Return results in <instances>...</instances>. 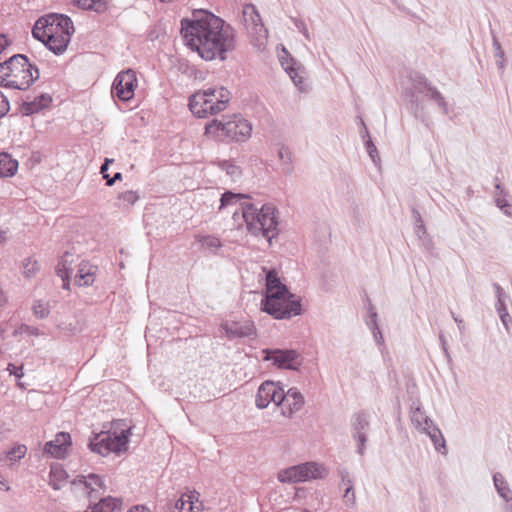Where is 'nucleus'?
Returning a JSON list of instances; mask_svg holds the SVG:
<instances>
[{
	"label": "nucleus",
	"mask_w": 512,
	"mask_h": 512,
	"mask_svg": "<svg viewBox=\"0 0 512 512\" xmlns=\"http://www.w3.org/2000/svg\"><path fill=\"white\" fill-rule=\"evenodd\" d=\"M359 119H360V123H361V127H362V129L360 130L359 133H360V136H361L363 142H365V140H367L368 137H370V134H369V131H368L363 119L360 117H359Z\"/></svg>",
	"instance_id": "58"
},
{
	"label": "nucleus",
	"mask_w": 512,
	"mask_h": 512,
	"mask_svg": "<svg viewBox=\"0 0 512 512\" xmlns=\"http://www.w3.org/2000/svg\"><path fill=\"white\" fill-rule=\"evenodd\" d=\"M284 389L273 381H265L258 388L255 404L259 409H264L273 402L276 406L284 403Z\"/></svg>",
	"instance_id": "10"
},
{
	"label": "nucleus",
	"mask_w": 512,
	"mask_h": 512,
	"mask_svg": "<svg viewBox=\"0 0 512 512\" xmlns=\"http://www.w3.org/2000/svg\"><path fill=\"white\" fill-rule=\"evenodd\" d=\"M73 485H82L85 490H87L88 497L90 500L95 498L93 494L98 491V489L104 488V480L101 476L90 473L87 476L78 475L72 482Z\"/></svg>",
	"instance_id": "17"
},
{
	"label": "nucleus",
	"mask_w": 512,
	"mask_h": 512,
	"mask_svg": "<svg viewBox=\"0 0 512 512\" xmlns=\"http://www.w3.org/2000/svg\"><path fill=\"white\" fill-rule=\"evenodd\" d=\"M247 198H249L248 194L234 193L232 191H226L221 195L219 209H223L229 205H233V204L237 203L238 201H240L242 199H247Z\"/></svg>",
	"instance_id": "36"
},
{
	"label": "nucleus",
	"mask_w": 512,
	"mask_h": 512,
	"mask_svg": "<svg viewBox=\"0 0 512 512\" xmlns=\"http://www.w3.org/2000/svg\"><path fill=\"white\" fill-rule=\"evenodd\" d=\"M325 475L323 466L316 462H306L281 470L277 478L282 483H298L323 478Z\"/></svg>",
	"instance_id": "7"
},
{
	"label": "nucleus",
	"mask_w": 512,
	"mask_h": 512,
	"mask_svg": "<svg viewBox=\"0 0 512 512\" xmlns=\"http://www.w3.org/2000/svg\"><path fill=\"white\" fill-rule=\"evenodd\" d=\"M217 166L225 173L230 176L233 182L240 179L242 171L239 166L229 160H219L216 162Z\"/></svg>",
	"instance_id": "29"
},
{
	"label": "nucleus",
	"mask_w": 512,
	"mask_h": 512,
	"mask_svg": "<svg viewBox=\"0 0 512 512\" xmlns=\"http://www.w3.org/2000/svg\"><path fill=\"white\" fill-rule=\"evenodd\" d=\"M7 370L11 375H14L16 378H22L24 376L22 366H16L14 364L9 363Z\"/></svg>",
	"instance_id": "54"
},
{
	"label": "nucleus",
	"mask_w": 512,
	"mask_h": 512,
	"mask_svg": "<svg viewBox=\"0 0 512 512\" xmlns=\"http://www.w3.org/2000/svg\"><path fill=\"white\" fill-rule=\"evenodd\" d=\"M344 499L347 504H350V505L355 504L356 498H355V493H354V489H353L351 480H348V486L345 489Z\"/></svg>",
	"instance_id": "46"
},
{
	"label": "nucleus",
	"mask_w": 512,
	"mask_h": 512,
	"mask_svg": "<svg viewBox=\"0 0 512 512\" xmlns=\"http://www.w3.org/2000/svg\"><path fill=\"white\" fill-rule=\"evenodd\" d=\"M17 333H21V334L22 333H27L29 335H38L39 334V330L36 327H32V326H28V325L23 324V325H21L19 327V329H17L15 331V334H17Z\"/></svg>",
	"instance_id": "53"
},
{
	"label": "nucleus",
	"mask_w": 512,
	"mask_h": 512,
	"mask_svg": "<svg viewBox=\"0 0 512 512\" xmlns=\"http://www.w3.org/2000/svg\"><path fill=\"white\" fill-rule=\"evenodd\" d=\"M181 34L192 50L204 60L226 59L235 48V31L223 19L206 10H195L181 20Z\"/></svg>",
	"instance_id": "1"
},
{
	"label": "nucleus",
	"mask_w": 512,
	"mask_h": 512,
	"mask_svg": "<svg viewBox=\"0 0 512 512\" xmlns=\"http://www.w3.org/2000/svg\"><path fill=\"white\" fill-rule=\"evenodd\" d=\"M495 202H496L497 207H499L501 210H504V208L510 207L508 201L503 198L497 197L495 199Z\"/></svg>",
	"instance_id": "62"
},
{
	"label": "nucleus",
	"mask_w": 512,
	"mask_h": 512,
	"mask_svg": "<svg viewBox=\"0 0 512 512\" xmlns=\"http://www.w3.org/2000/svg\"><path fill=\"white\" fill-rule=\"evenodd\" d=\"M48 21L47 16L40 17L34 24L32 29V35L35 39L41 41L44 44L46 38H48Z\"/></svg>",
	"instance_id": "30"
},
{
	"label": "nucleus",
	"mask_w": 512,
	"mask_h": 512,
	"mask_svg": "<svg viewBox=\"0 0 512 512\" xmlns=\"http://www.w3.org/2000/svg\"><path fill=\"white\" fill-rule=\"evenodd\" d=\"M70 445V434L66 432H59L56 434L54 440L45 443L43 451L45 454H50L52 457L60 459L65 456Z\"/></svg>",
	"instance_id": "15"
},
{
	"label": "nucleus",
	"mask_w": 512,
	"mask_h": 512,
	"mask_svg": "<svg viewBox=\"0 0 512 512\" xmlns=\"http://www.w3.org/2000/svg\"><path fill=\"white\" fill-rule=\"evenodd\" d=\"M426 97L434 101L437 106L441 109L443 114H448V103L443 97L442 93L434 86L428 87Z\"/></svg>",
	"instance_id": "34"
},
{
	"label": "nucleus",
	"mask_w": 512,
	"mask_h": 512,
	"mask_svg": "<svg viewBox=\"0 0 512 512\" xmlns=\"http://www.w3.org/2000/svg\"><path fill=\"white\" fill-rule=\"evenodd\" d=\"M278 157L279 159L284 163H290L291 162V152L288 147L281 146V148L278 151Z\"/></svg>",
	"instance_id": "50"
},
{
	"label": "nucleus",
	"mask_w": 512,
	"mask_h": 512,
	"mask_svg": "<svg viewBox=\"0 0 512 512\" xmlns=\"http://www.w3.org/2000/svg\"><path fill=\"white\" fill-rule=\"evenodd\" d=\"M266 294L261 300V310L275 319H289L301 314L300 299L295 298L281 283L275 270H266Z\"/></svg>",
	"instance_id": "2"
},
{
	"label": "nucleus",
	"mask_w": 512,
	"mask_h": 512,
	"mask_svg": "<svg viewBox=\"0 0 512 512\" xmlns=\"http://www.w3.org/2000/svg\"><path fill=\"white\" fill-rule=\"evenodd\" d=\"M364 145H365L366 151L369 154L371 160L374 163L379 161L378 150H377L375 144L373 143L371 137H368V139L365 140Z\"/></svg>",
	"instance_id": "42"
},
{
	"label": "nucleus",
	"mask_w": 512,
	"mask_h": 512,
	"mask_svg": "<svg viewBox=\"0 0 512 512\" xmlns=\"http://www.w3.org/2000/svg\"><path fill=\"white\" fill-rule=\"evenodd\" d=\"M120 503V500L117 498H101L98 503H95L90 507V510H86L84 512H113Z\"/></svg>",
	"instance_id": "27"
},
{
	"label": "nucleus",
	"mask_w": 512,
	"mask_h": 512,
	"mask_svg": "<svg viewBox=\"0 0 512 512\" xmlns=\"http://www.w3.org/2000/svg\"><path fill=\"white\" fill-rule=\"evenodd\" d=\"M431 86V83L425 76L419 75L413 79V87L409 92L410 99L408 102V108L416 118L421 119L422 121L425 115L424 105L420 102L416 94H424L426 96L428 87Z\"/></svg>",
	"instance_id": "11"
},
{
	"label": "nucleus",
	"mask_w": 512,
	"mask_h": 512,
	"mask_svg": "<svg viewBox=\"0 0 512 512\" xmlns=\"http://www.w3.org/2000/svg\"><path fill=\"white\" fill-rule=\"evenodd\" d=\"M70 43V39L67 36L57 35V32H48V38L44 41V45L52 51L55 55L64 53Z\"/></svg>",
	"instance_id": "21"
},
{
	"label": "nucleus",
	"mask_w": 512,
	"mask_h": 512,
	"mask_svg": "<svg viewBox=\"0 0 512 512\" xmlns=\"http://www.w3.org/2000/svg\"><path fill=\"white\" fill-rule=\"evenodd\" d=\"M433 428H438L434 422L429 418L428 420H425V423L420 427L419 429L425 433V434H431Z\"/></svg>",
	"instance_id": "56"
},
{
	"label": "nucleus",
	"mask_w": 512,
	"mask_h": 512,
	"mask_svg": "<svg viewBox=\"0 0 512 512\" xmlns=\"http://www.w3.org/2000/svg\"><path fill=\"white\" fill-rule=\"evenodd\" d=\"M499 318L504 325V327L508 330L509 329V323L511 322V317L509 315V312L507 308L497 311Z\"/></svg>",
	"instance_id": "52"
},
{
	"label": "nucleus",
	"mask_w": 512,
	"mask_h": 512,
	"mask_svg": "<svg viewBox=\"0 0 512 512\" xmlns=\"http://www.w3.org/2000/svg\"><path fill=\"white\" fill-rule=\"evenodd\" d=\"M284 402L288 404L289 413L292 414L302 408L304 404V398L296 388H290L287 392H285Z\"/></svg>",
	"instance_id": "25"
},
{
	"label": "nucleus",
	"mask_w": 512,
	"mask_h": 512,
	"mask_svg": "<svg viewBox=\"0 0 512 512\" xmlns=\"http://www.w3.org/2000/svg\"><path fill=\"white\" fill-rule=\"evenodd\" d=\"M10 41L7 39L6 35L0 34V54L9 46Z\"/></svg>",
	"instance_id": "61"
},
{
	"label": "nucleus",
	"mask_w": 512,
	"mask_h": 512,
	"mask_svg": "<svg viewBox=\"0 0 512 512\" xmlns=\"http://www.w3.org/2000/svg\"><path fill=\"white\" fill-rule=\"evenodd\" d=\"M182 496H185V502H188V510L193 511L194 509L196 511L199 510V507L196 505V502H198V496L199 493L196 491L189 492L188 494H183Z\"/></svg>",
	"instance_id": "43"
},
{
	"label": "nucleus",
	"mask_w": 512,
	"mask_h": 512,
	"mask_svg": "<svg viewBox=\"0 0 512 512\" xmlns=\"http://www.w3.org/2000/svg\"><path fill=\"white\" fill-rule=\"evenodd\" d=\"M18 168V162L6 153H0V177L13 176Z\"/></svg>",
	"instance_id": "24"
},
{
	"label": "nucleus",
	"mask_w": 512,
	"mask_h": 512,
	"mask_svg": "<svg viewBox=\"0 0 512 512\" xmlns=\"http://www.w3.org/2000/svg\"><path fill=\"white\" fill-rule=\"evenodd\" d=\"M204 245L211 248H218L221 246V243L218 238L208 236L204 239Z\"/></svg>",
	"instance_id": "57"
},
{
	"label": "nucleus",
	"mask_w": 512,
	"mask_h": 512,
	"mask_svg": "<svg viewBox=\"0 0 512 512\" xmlns=\"http://www.w3.org/2000/svg\"><path fill=\"white\" fill-rule=\"evenodd\" d=\"M492 46L494 49V57L496 59V65L499 70L504 71L505 64H506V58H505V52L502 49V46L496 37V35L492 32Z\"/></svg>",
	"instance_id": "35"
},
{
	"label": "nucleus",
	"mask_w": 512,
	"mask_h": 512,
	"mask_svg": "<svg viewBox=\"0 0 512 512\" xmlns=\"http://www.w3.org/2000/svg\"><path fill=\"white\" fill-rule=\"evenodd\" d=\"M428 436L433 442L435 449L442 454H446V442L441 430L433 428L432 433L428 434Z\"/></svg>",
	"instance_id": "37"
},
{
	"label": "nucleus",
	"mask_w": 512,
	"mask_h": 512,
	"mask_svg": "<svg viewBox=\"0 0 512 512\" xmlns=\"http://www.w3.org/2000/svg\"><path fill=\"white\" fill-rule=\"evenodd\" d=\"M40 77L39 69L24 54H15L0 63V86L27 90Z\"/></svg>",
	"instance_id": "4"
},
{
	"label": "nucleus",
	"mask_w": 512,
	"mask_h": 512,
	"mask_svg": "<svg viewBox=\"0 0 512 512\" xmlns=\"http://www.w3.org/2000/svg\"><path fill=\"white\" fill-rule=\"evenodd\" d=\"M130 429L121 430L120 433L102 431L90 440L88 446L91 451L106 456L111 452L120 454L127 450Z\"/></svg>",
	"instance_id": "6"
},
{
	"label": "nucleus",
	"mask_w": 512,
	"mask_h": 512,
	"mask_svg": "<svg viewBox=\"0 0 512 512\" xmlns=\"http://www.w3.org/2000/svg\"><path fill=\"white\" fill-rule=\"evenodd\" d=\"M74 263V255L70 252H65L58 261L56 266V274L63 280V288L68 289L70 274L72 273V265Z\"/></svg>",
	"instance_id": "19"
},
{
	"label": "nucleus",
	"mask_w": 512,
	"mask_h": 512,
	"mask_svg": "<svg viewBox=\"0 0 512 512\" xmlns=\"http://www.w3.org/2000/svg\"><path fill=\"white\" fill-rule=\"evenodd\" d=\"M251 131L252 125L239 114L224 115L221 120L214 119L205 126L206 134L224 136L236 142L246 141Z\"/></svg>",
	"instance_id": "5"
},
{
	"label": "nucleus",
	"mask_w": 512,
	"mask_h": 512,
	"mask_svg": "<svg viewBox=\"0 0 512 512\" xmlns=\"http://www.w3.org/2000/svg\"><path fill=\"white\" fill-rule=\"evenodd\" d=\"M212 91L213 94H211V96L215 101L216 108L223 111L226 108V104L229 102L230 92L224 87L218 89L212 88Z\"/></svg>",
	"instance_id": "33"
},
{
	"label": "nucleus",
	"mask_w": 512,
	"mask_h": 512,
	"mask_svg": "<svg viewBox=\"0 0 512 512\" xmlns=\"http://www.w3.org/2000/svg\"><path fill=\"white\" fill-rule=\"evenodd\" d=\"M176 508L179 512H197L195 509L193 511L188 510V502H185V496H181L180 499L177 500Z\"/></svg>",
	"instance_id": "55"
},
{
	"label": "nucleus",
	"mask_w": 512,
	"mask_h": 512,
	"mask_svg": "<svg viewBox=\"0 0 512 512\" xmlns=\"http://www.w3.org/2000/svg\"><path fill=\"white\" fill-rule=\"evenodd\" d=\"M493 481L498 494L506 501V512L509 511V506L512 504V492L503 475L499 472L493 475Z\"/></svg>",
	"instance_id": "23"
},
{
	"label": "nucleus",
	"mask_w": 512,
	"mask_h": 512,
	"mask_svg": "<svg viewBox=\"0 0 512 512\" xmlns=\"http://www.w3.org/2000/svg\"><path fill=\"white\" fill-rule=\"evenodd\" d=\"M493 287L495 289V293H496V297H497V301L495 304L496 310L499 311V310L507 308L506 307V299L508 298V296L505 294L503 288L497 283H494Z\"/></svg>",
	"instance_id": "39"
},
{
	"label": "nucleus",
	"mask_w": 512,
	"mask_h": 512,
	"mask_svg": "<svg viewBox=\"0 0 512 512\" xmlns=\"http://www.w3.org/2000/svg\"><path fill=\"white\" fill-rule=\"evenodd\" d=\"M428 419L429 417L425 415L420 407H417L411 411V421L416 428L422 427V425L425 423V420Z\"/></svg>",
	"instance_id": "40"
},
{
	"label": "nucleus",
	"mask_w": 512,
	"mask_h": 512,
	"mask_svg": "<svg viewBox=\"0 0 512 512\" xmlns=\"http://www.w3.org/2000/svg\"><path fill=\"white\" fill-rule=\"evenodd\" d=\"M300 358V355L297 351L292 349H276V350H268L266 360H270L274 365L279 368L296 370L297 366L300 365L297 360Z\"/></svg>",
	"instance_id": "12"
},
{
	"label": "nucleus",
	"mask_w": 512,
	"mask_h": 512,
	"mask_svg": "<svg viewBox=\"0 0 512 512\" xmlns=\"http://www.w3.org/2000/svg\"><path fill=\"white\" fill-rule=\"evenodd\" d=\"M286 57H281L280 62L286 73L289 75L293 83L299 87L302 84V78L298 75L297 69L294 67V59L290 57L288 52L283 48Z\"/></svg>",
	"instance_id": "26"
},
{
	"label": "nucleus",
	"mask_w": 512,
	"mask_h": 512,
	"mask_svg": "<svg viewBox=\"0 0 512 512\" xmlns=\"http://www.w3.org/2000/svg\"><path fill=\"white\" fill-rule=\"evenodd\" d=\"M291 20L294 23L295 27L298 29V31L301 34H303V36L307 40H310V34L308 32V29H307L305 23L301 19H298V18H291Z\"/></svg>",
	"instance_id": "47"
},
{
	"label": "nucleus",
	"mask_w": 512,
	"mask_h": 512,
	"mask_svg": "<svg viewBox=\"0 0 512 512\" xmlns=\"http://www.w3.org/2000/svg\"><path fill=\"white\" fill-rule=\"evenodd\" d=\"M213 94L212 88L194 93L189 98V109L198 118L206 117V110L203 109L202 104H205V97Z\"/></svg>",
	"instance_id": "20"
},
{
	"label": "nucleus",
	"mask_w": 512,
	"mask_h": 512,
	"mask_svg": "<svg viewBox=\"0 0 512 512\" xmlns=\"http://www.w3.org/2000/svg\"><path fill=\"white\" fill-rule=\"evenodd\" d=\"M26 452L27 447L25 445L18 444L8 450L0 460L13 464L21 460L25 456Z\"/></svg>",
	"instance_id": "31"
},
{
	"label": "nucleus",
	"mask_w": 512,
	"mask_h": 512,
	"mask_svg": "<svg viewBox=\"0 0 512 512\" xmlns=\"http://www.w3.org/2000/svg\"><path fill=\"white\" fill-rule=\"evenodd\" d=\"M377 312L375 310V308L370 305L369 307V320L367 321V325L368 327L371 329V328H374V329H377L378 326V323H377Z\"/></svg>",
	"instance_id": "49"
},
{
	"label": "nucleus",
	"mask_w": 512,
	"mask_h": 512,
	"mask_svg": "<svg viewBox=\"0 0 512 512\" xmlns=\"http://www.w3.org/2000/svg\"><path fill=\"white\" fill-rule=\"evenodd\" d=\"M52 103V97L47 93L35 97L33 100H25L21 105V112L25 116L38 113Z\"/></svg>",
	"instance_id": "18"
},
{
	"label": "nucleus",
	"mask_w": 512,
	"mask_h": 512,
	"mask_svg": "<svg viewBox=\"0 0 512 512\" xmlns=\"http://www.w3.org/2000/svg\"><path fill=\"white\" fill-rule=\"evenodd\" d=\"M242 217L248 232L254 236H263L269 242L279 234L278 210L270 203L258 207L255 203L240 204Z\"/></svg>",
	"instance_id": "3"
},
{
	"label": "nucleus",
	"mask_w": 512,
	"mask_h": 512,
	"mask_svg": "<svg viewBox=\"0 0 512 512\" xmlns=\"http://www.w3.org/2000/svg\"><path fill=\"white\" fill-rule=\"evenodd\" d=\"M40 266L37 260L28 257L23 261V274L26 278H31L38 273Z\"/></svg>",
	"instance_id": "38"
},
{
	"label": "nucleus",
	"mask_w": 512,
	"mask_h": 512,
	"mask_svg": "<svg viewBox=\"0 0 512 512\" xmlns=\"http://www.w3.org/2000/svg\"><path fill=\"white\" fill-rule=\"evenodd\" d=\"M372 334H373V337H374V340L376 341L377 344H382L383 343V336H382V333L380 331V328L377 327V329H374V328H371L370 329Z\"/></svg>",
	"instance_id": "60"
},
{
	"label": "nucleus",
	"mask_w": 512,
	"mask_h": 512,
	"mask_svg": "<svg viewBox=\"0 0 512 512\" xmlns=\"http://www.w3.org/2000/svg\"><path fill=\"white\" fill-rule=\"evenodd\" d=\"M118 199L122 201L126 206H131L136 203L139 199L137 192L129 190L119 194Z\"/></svg>",
	"instance_id": "41"
},
{
	"label": "nucleus",
	"mask_w": 512,
	"mask_h": 512,
	"mask_svg": "<svg viewBox=\"0 0 512 512\" xmlns=\"http://www.w3.org/2000/svg\"><path fill=\"white\" fill-rule=\"evenodd\" d=\"M33 312L38 318H45L49 314V310L46 308V306L41 302L37 301L33 305Z\"/></svg>",
	"instance_id": "45"
},
{
	"label": "nucleus",
	"mask_w": 512,
	"mask_h": 512,
	"mask_svg": "<svg viewBox=\"0 0 512 512\" xmlns=\"http://www.w3.org/2000/svg\"><path fill=\"white\" fill-rule=\"evenodd\" d=\"M10 110V104L7 97L0 91V118L5 116Z\"/></svg>",
	"instance_id": "48"
},
{
	"label": "nucleus",
	"mask_w": 512,
	"mask_h": 512,
	"mask_svg": "<svg viewBox=\"0 0 512 512\" xmlns=\"http://www.w3.org/2000/svg\"><path fill=\"white\" fill-rule=\"evenodd\" d=\"M414 231L419 239L427 236V230L423 221L414 223Z\"/></svg>",
	"instance_id": "51"
},
{
	"label": "nucleus",
	"mask_w": 512,
	"mask_h": 512,
	"mask_svg": "<svg viewBox=\"0 0 512 512\" xmlns=\"http://www.w3.org/2000/svg\"><path fill=\"white\" fill-rule=\"evenodd\" d=\"M242 22L247 32L255 36L260 44L267 40L268 30L262 23L261 17L253 4H246L242 10Z\"/></svg>",
	"instance_id": "8"
},
{
	"label": "nucleus",
	"mask_w": 512,
	"mask_h": 512,
	"mask_svg": "<svg viewBox=\"0 0 512 512\" xmlns=\"http://www.w3.org/2000/svg\"><path fill=\"white\" fill-rule=\"evenodd\" d=\"M203 109L206 110V116L207 115H214L218 112H221L216 108L215 101L212 98V96L205 97V104H202Z\"/></svg>",
	"instance_id": "44"
},
{
	"label": "nucleus",
	"mask_w": 512,
	"mask_h": 512,
	"mask_svg": "<svg viewBox=\"0 0 512 512\" xmlns=\"http://www.w3.org/2000/svg\"><path fill=\"white\" fill-rule=\"evenodd\" d=\"M95 273V266H92L87 262H83L79 265V269L75 275V282L79 286H89L94 282Z\"/></svg>",
	"instance_id": "22"
},
{
	"label": "nucleus",
	"mask_w": 512,
	"mask_h": 512,
	"mask_svg": "<svg viewBox=\"0 0 512 512\" xmlns=\"http://www.w3.org/2000/svg\"><path fill=\"white\" fill-rule=\"evenodd\" d=\"M229 339L251 338L256 335L254 323L244 322H225L221 325Z\"/></svg>",
	"instance_id": "14"
},
{
	"label": "nucleus",
	"mask_w": 512,
	"mask_h": 512,
	"mask_svg": "<svg viewBox=\"0 0 512 512\" xmlns=\"http://www.w3.org/2000/svg\"><path fill=\"white\" fill-rule=\"evenodd\" d=\"M412 217L414 219V223L423 221L420 212L415 208L412 209Z\"/></svg>",
	"instance_id": "63"
},
{
	"label": "nucleus",
	"mask_w": 512,
	"mask_h": 512,
	"mask_svg": "<svg viewBox=\"0 0 512 512\" xmlns=\"http://www.w3.org/2000/svg\"><path fill=\"white\" fill-rule=\"evenodd\" d=\"M75 5L84 10H94L102 13L106 10V0H72Z\"/></svg>",
	"instance_id": "32"
},
{
	"label": "nucleus",
	"mask_w": 512,
	"mask_h": 512,
	"mask_svg": "<svg viewBox=\"0 0 512 512\" xmlns=\"http://www.w3.org/2000/svg\"><path fill=\"white\" fill-rule=\"evenodd\" d=\"M128 512H148V509L144 506H135L131 508Z\"/></svg>",
	"instance_id": "64"
},
{
	"label": "nucleus",
	"mask_w": 512,
	"mask_h": 512,
	"mask_svg": "<svg viewBox=\"0 0 512 512\" xmlns=\"http://www.w3.org/2000/svg\"><path fill=\"white\" fill-rule=\"evenodd\" d=\"M136 86V74L133 70L128 69L117 74L111 87V93L121 101H129L134 96Z\"/></svg>",
	"instance_id": "9"
},
{
	"label": "nucleus",
	"mask_w": 512,
	"mask_h": 512,
	"mask_svg": "<svg viewBox=\"0 0 512 512\" xmlns=\"http://www.w3.org/2000/svg\"><path fill=\"white\" fill-rule=\"evenodd\" d=\"M48 21V31L51 29L53 32H57V35L67 36L71 39L74 33V25L70 17L64 14H50L46 15Z\"/></svg>",
	"instance_id": "16"
},
{
	"label": "nucleus",
	"mask_w": 512,
	"mask_h": 512,
	"mask_svg": "<svg viewBox=\"0 0 512 512\" xmlns=\"http://www.w3.org/2000/svg\"><path fill=\"white\" fill-rule=\"evenodd\" d=\"M439 339H440V342H441V346H442V349H443V352L445 354V357L450 360V353H449V350H448V346H447V342H446V339L443 335V333H440L439 334Z\"/></svg>",
	"instance_id": "59"
},
{
	"label": "nucleus",
	"mask_w": 512,
	"mask_h": 512,
	"mask_svg": "<svg viewBox=\"0 0 512 512\" xmlns=\"http://www.w3.org/2000/svg\"><path fill=\"white\" fill-rule=\"evenodd\" d=\"M353 433L352 436L357 442V453L364 454L365 444L367 441V431L369 429V417L365 412H359L354 415L352 420Z\"/></svg>",
	"instance_id": "13"
},
{
	"label": "nucleus",
	"mask_w": 512,
	"mask_h": 512,
	"mask_svg": "<svg viewBox=\"0 0 512 512\" xmlns=\"http://www.w3.org/2000/svg\"><path fill=\"white\" fill-rule=\"evenodd\" d=\"M68 478L67 472L60 466H51L50 470V485L54 490H59L62 487V482Z\"/></svg>",
	"instance_id": "28"
}]
</instances>
